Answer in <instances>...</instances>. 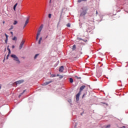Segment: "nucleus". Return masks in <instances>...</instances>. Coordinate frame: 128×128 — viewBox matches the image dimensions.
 Here are the masks:
<instances>
[{
    "instance_id": "nucleus-1",
    "label": "nucleus",
    "mask_w": 128,
    "mask_h": 128,
    "mask_svg": "<svg viewBox=\"0 0 128 128\" xmlns=\"http://www.w3.org/2000/svg\"><path fill=\"white\" fill-rule=\"evenodd\" d=\"M82 12L80 13V16H86V13L88 12V6H84L82 8Z\"/></svg>"
},
{
    "instance_id": "nucleus-2",
    "label": "nucleus",
    "mask_w": 128,
    "mask_h": 128,
    "mask_svg": "<svg viewBox=\"0 0 128 128\" xmlns=\"http://www.w3.org/2000/svg\"><path fill=\"white\" fill-rule=\"evenodd\" d=\"M10 56L11 58H14V60L16 62V64H20V59H18V58L16 56V55L12 54Z\"/></svg>"
},
{
    "instance_id": "nucleus-3",
    "label": "nucleus",
    "mask_w": 128,
    "mask_h": 128,
    "mask_svg": "<svg viewBox=\"0 0 128 128\" xmlns=\"http://www.w3.org/2000/svg\"><path fill=\"white\" fill-rule=\"evenodd\" d=\"M24 42H26V40H22V42H20V45L19 46L20 50H22V46H24Z\"/></svg>"
},
{
    "instance_id": "nucleus-4",
    "label": "nucleus",
    "mask_w": 128,
    "mask_h": 128,
    "mask_svg": "<svg viewBox=\"0 0 128 128\" xmlns=\"http://www.w3.org/2000/svg\"><path fill=\"white\" fill-rule=\"evenodd\" d=\"M80 92H78V93L76 95V100L77 102H78V100H80Z\"/></svg>"
},
{
    "instance_id": "nucleus-5",
    "label": "nucleus",
    "mask_w": 128,
    "mask_h": 128,
    "mask_svg": "<svg viewBox=\"0 0 128 128\" xmlns=\"http://www.w3.org/2000/svg\"><path fill=\"white\" fill-rule=\"evenodd\" d=\"M24 80H20L18 81H16V82H15V84H22V82H24Z\"/></svg>"
},
{
    "instance_id": "nucleus-6",
    "label": "nucleus",
    "mask_w": 128,
    "mask_h": 128,
    "mask_svg": "<svg viewBox=\"0 0 128 128\" xmlns=\"http://www.w3.org/2000/svg\"><path fill=\"white\" fill-rule=\"evenodd\" d=\"M40 36V32L38 31L37 34H36V40H38V38Z\"/></svg>"
},
{
    "instance_id": "nucleus-7",
    "label": "nucleus",
    "mask_w": 128,
    "mask_h": 128,
    "mask_svg": "<svg viewBox=\"0 0 128 128\" xmlns=\"http://www.w3.org/2000/svg\"><path fill=\"white\" fill-rule=\"evenodd\" d=\"M84 88H86L85 86H82L80 89V92H82V90H84Z\"/></svg>"
},
{
    "instance_id": "nucleus-8",
    "label": "nucleus",
    "mask_w": 128,
    "mask_h": 128,
    "mask_svg": "<svg viewBox=\"0 0 128 128\" xmlns=\"http://www.w3.org/2000/svg\"><path fill=\"white\" fill-rule=\"evenodd\" d=\"M28 20H30V18H28L26 19V20L25 22V24L24 25V28H26V24H28Z\"/></svg>"
},
{
    "instance_id": "nucleus-9",
    "label": "nucleus",
    "mask_w": 128,
    "mask_h": 128,
    "mask_svg": "<svg viewBox=\"0 0 128 128\" xmlns=\"http://www.w3.org/2000/svg\"><path fill=\"white\" fill-rule=\"evenodd\" d=\"M64 66H61L60 68H59V72H64Z\"/></svg>"
},
{
    "instance_id": "nucleus-10",
    "label": "nucleus",
    "mask_w": 128,
    "mask_h": 128,
    "mask_svg": "<svg viewBox=\"0 0 128 128\" xmlns=\"http://www.w3.org/2000/svg\"><path fill=\"white\" fill-rule=\"evenodd\" d=\"M50 82H52V80L44 83L43 86H48V84H50Z\"/></svg>"
},
{
    "instance_id": "nucleus-11",
    "label": "nucleus",
    "mask_w": 128,
    "mask_h": 128,
    "mask_svg": "<svg viewBox=\"0 0 128 128\" xmlns=\"http://www.w3.org/2000/svg\"><path fill=\"white\" fill-rule=\"evenodd\" d=\"M42 28H44V25L42 24L40 26V28H39V29L38 30V32H42Z\"/></svg>"
},
{
    "instance_id": "nucleus-12",
    "label": "nucleus",
    "mask_w": 128,
    "mask_h": 128,
    "mask_svg": "<svg viewBox=\"0 0 128 128\" xmlns=\"http://www.w3.org/2000/svg\"><path fill=\"white\" fill-rule=\"evenodd\" d=\"M42 37H40L38 42V44H40V42H42Z\"/></svg>"
},
{
    "instance_id": "nucleus-13",
    "label": "nucleus",
    "mask_w": 128,
    "mask_h": 128,
    "mask_svg": "<svg viewBox=\"0 0 128 128\" xmlns=\"http://www.w3.org/2000/svg\"><path fill=\"white\" fill-rule=\"evenodd\" d=\"M7 50L8 52V54L10 55V48H8V46Z\"/></svg>"
},
{
    "instance_id": "nucleus-14",
    "label": "nucleus",
    "mask_w": 128,
    "mask_h": 128,
    "mask_svg": "<svg viewBox=\"0 0 128 128\" xmlns=\"http://www.w3.org/2000/svg\"><path fill=\"white\" fill-rule=\"evenodd\" d=\"M70 82L72 84V82H74V79H72V78H70Z\"/></svg>"
},
{
    "instance_id": "nucleus-15",
    "label": "nucleus",
    "mask_w": 128,
    "mask_h": 128,
    "mask_svg": "<svg viewBox=\"0 0 128 128\" xmlns=\"http://www.w3.org/2000/svg\"><path fill=\"white\" fill-rule=\"evenodd\" d=\"M4 36H6V40H8V34H5Z\"/></svg>"
},
{
    "instance_id": "nucleus-16",
    "label": "nucleus",
    "mask_w": 128,
    "mask_h": 128,
    "mask_svg": "<svg viewBox=\"0 0 128 128\" xmlns=\"http://www.w3.org/2000/svg\"><path fill=\"white\" fill-rule=\"evenodd\" d=\"M18 6V3H16L15 5L14 6V10L16 11V6Z\"/></svg>"
},
{
    "instance_id": "nucleus-17",
    "label": "nucleus",
    "mask_w": 128,
    "mask_h": 128,
    "mask_svg": "<svg viewBox=\"0 0 128 128\" xmlns=\"http://www.w3.org/2000/svg\"><path fill=\"white\" fill-rule=\"evenodd\" d=\"M76 45H74L72 48V50H76Z\"/></svg>"
},
{
    "instance_id": "nucleus-18",
    "label": "nucleus",
    "mask_w": 128,
    "mask_h": 128,
    "mask_svg": "<svg viewBox=\"0 0 128 128\" xmlns=\"http://www.w3.org/2000/svg\"><path fill=\"white\" fill-rule=\"evenodd\" d=\"M26 90H24L23 91V92L20 95H19L18 98H20V96H22V94L26 92Z\"/></svg>"
},
{
    "instance_id": "nucleus-19",
    "label": "nucleus",
    "mask_w": 128,
    "mask_h": 128,
    "mask_svg": "<svg viewBox=\"0 0 128 128\" xmlns=\"http://www.w3.org/2000/svg\"><path fill=\"white\" fill-rule=\"evenodd\" d=\"M26 90H24L23 91V92L20 95H19L18 98H20V96H22V94L26 92Z\"/></svg>"
},
{
    "instance_id": "nucleus-20",
    "label": "nucleus",
    "mask_w": 128,
    "mask_h": 128,
    "mask_svg": "<svg viewBox=\"0 0 128 128\" xmlns=\"http://www.w3.org/2000/svg\"><path fill=\"white\" fill-rule=\"evenodd\" d=\"M12 40H17V38L16 36H14L12 38Z\"/></svg>"
},
{
    "instance_id": "nucleus-21",
    "label": "nucleus",
    "mask_w": 128,
    "mask_h": 128,
    "mask_svg": "<svg viewBox=\"0 0 128 128\" xmlns=\"http://www.w3.org/2000/svg\"><path fill=\"white\" fill-rule=\"evenodd\" d=\"M86 0H78V2H86Z\"/></svg>"
},
{
    "instance_id": "nucleus-22",
    "label": "nucleus",
    "mask_w": 128,
    "mask_h": 128,
    "mask_svg": "<svg viewBox=\"0 0 128 128\" xmlns=\"http://www.w3.org/2000/svg\"><path fill=\"white\" fill-rule=\"evenodd\" d=\"M18 24V21L14 20L13 24H14V26H16V24Z\"/></svg>"
},
{
    "instance_id": "nucleus-23",
    "label": "nucleus",
    "mask_w": 128,
    "mask_h": 128,
    "mask_svg": "<svg viewBox=\"0 0 128 128\" xmlns=\"http://www.w3.org/2000/svg\"><path fill=\"white\" fill-rule=\"evenodd\" d=\"M56 74H52V75L50 76V78H54V77H56Z\"/></svg>"
},
{
    "instance_id": "nucleus-24",
    "label": "nucleus",
    "mask_w": 128,
    "mask_h": 128,
    "mask_svg": "<svg viewBox=\"0 0 128 128\" xmlns=\"http://www.w3.org/2000/svg\"><path fill=\"white\" fill-rule=\"evenodd\" d=\"M66 26L68 28H70V23H68L67 24H66Z\"/></svg>"
},
{
    "instance_id": "nucleus-25",
    "label": "nucleus",
    "mask_w": 128,
    "mask_h": 128,
    "mask_svg": "<svg viewBox=\"0 0 128 128\" xmlns=\"http://www.w3.org/2000/svg\"><path fill=\"white\" fill-rule=\"evenodd\" d=\"M14 28V26H11L10 28L9 29V30H12Z\"/></svg>"
},
{
    "instance_id": "nucleus-26",
    "label": "nucleus",
    "mask_w": 128,
    "mask_h": 128,
    "mask_svg": "<svg viewBox=\"0 0 128 128\" xmlns=\"http://www.w3.org/2000/svg\"><path fill=\"white\" fill-rule=\"evenodd\" d=\"M60 12V11L58 10H56L55 12H54V14H58Z\"/></svg>"
},
{
    "instance_id": "nucleus-27",
    "label": "nucleus",
    "mask_w": 128,
    "mask_h": 128,
    "mask_svg": "<svg viewBox=\"0 0 128 128\" xmlns=\"http://www.w3.org/2000/svg\"><path fill=\"white\" fill-rule=\"evenodd\" d=\"M106 128H110V124H108L106 126Z\"/></svg>"
},
{
    "instance_id": "nucleus-28",
    "label": "nucleus",
    "mask_w": 128,
    "mask_h": 128,
    "mask_svg": "<svg viewBox=\"0 0 128 128\" xmlns=\"http://www.w3.org/2000/svg\"><path fill=\"white\" fill-rule=\"evenodd\" d=\"M48 18H52V14H48Z\"/></svg>"
},
{
    "instance_id": "nucleus-29",
    "label": "nucleus",
    "mask_w": 128,
    "mask_h": 128,
    "mask_svg": "<svg viewBox=\"0 0 128 128\" xmlns=\"http://www.w3.org/2000/svg\"><path fill=\"white\" fill-rule=\"evenodd\" d=\"M38 54H36L35 55V56H34V58H35V59L36 58H38Z\"/></svg>"
},
{
    "instance_id": "nucleus-30",
    "label": "nucleus",
    "mask_w": 128,
    "mask_h": 128,
    "mask_svg": "<svg viewBox=\"0 0 128 128\" xmlns=\"http://www.w3.org/2000/svg\"><path fill=\"white\" fill-rule=\"evenodd\" d=\"M75 78H78V80H80V78H82L78 77V76H76Z\"/></svg>"
},
{
    "instance_id": "nucleus-31",
    "label": "nucleus",
    "mask_w": 128,
    "mask_h": 128,
    "mask_svg": "<svg viewBox=\"0 0 128 128\" xmlns=\"http://www.w3.org/2000/svg\"><path fill=\"white\" fill-rule=\"evenodd\" d=\"M10 56V54H8L7 56H6V60H8V58Z\"/></svg>"
},
{
    "instance_id": "nucleus-32",
    "label": "nucleus",
    "mask_w": 128,
    "mask_h": 128,
    "mask_svg": "<svg viewBox=\"0 0 128 128\" xmlns=\"http://www.w3.org/2000/svg\"><path fill=\"white\" fill-rule=\"evenodd\" d=\"M6 60V56H4V60H3V62H4V60Z\"/></svg>"
},
{
    "instance_id": "nucleus-33",
    "label": "nucleus",
    "mask_w": 128,
    "mask_h": 128,
    "mask_svg": "<svg viewBox=\"0 0 128 128\" xmlns=\"http://www.w3.org/2000/svg\"><path fill=\"white\" fill-rule=\"evenodd\" d=\"M10 34H12V36H14V32H10Z\"/></svg>"
},
{
    "instance_id": "nucleus-34",
    "label": "nucleus",
    "mask_w": 128,
    "mask_h": 128,
    "mask_svg": "<svg viewBox=\"0 0 128 128\" xmlns=\"http://www.w3.org/2000/svg\"><path fill=\"white\" fill-rule=\"evenodd\" d=\"M14 48V46L13 45V46H12V48Z\"/></svg>"
},
{
    "instance_id": "nucleus-35",
    "label": "nucleus",
    "mask_w": 128,
    "mask_h": 128,
    "mask_svg": "<svg viewBox=\"0 0 128 128\" xmlns=\"http://www.w3.org/2000/svg\"><path fill=\"white\" fill-rule=\"evenodd\" d=\"M64 78V76H60V78Z\"/></svg>"
},
{
    "instance_id": "nucleus-36",
    "label": "nucleus",
    "mask_w": 128,
    "mask_h": 128,
    "mask_svg": "<svg viewBox=\"0 0 128 128\" xmlns=\"http://www.w3.org/2000/svg\"><path fill=\"white\" fill-rule=\"evenodd\" d=\"M122 128H126V126H123Z\"/></svg>"
},
{
    "instance_id": "nucleus-37",
    "label": "nucleus",
    "mask_w": 128,
    "mask_h": 128,
    "mask_svg": "<svg viewBox=\"0 0 128 128\" xmlns=\"http://www.w3.org/2000/svg\"><path fill=\"white\" fill-rule=\"evenodd\" d=\"M4 22H5L4 21H3V22H2V24H4Z\"/></svg>"
},
{
    "instance_id": "nucleus-38",
    "label": "nucleus",
    "mask_w": 128,
    "mask_h": 128,
    "mask_svg": "<svg viewBox=\"0 0 128 128\" xmlns=\"http://www.w3.org/2000/svg\"><path fill=\"white\" fill-rule=\"evenodd\" d=\"M48 36H46V38H48Z\"/></svg>"
},
{
    "instance_id": "nucleus-39",
    "label": "nucleus",
    "mask_w": 128,
    "mask_h": 128,
    "mask_svg": "<svg viewBox=\"0 0 128 128\" xmlns=\"http://www.w3.org/2000/svg\"><path fill=\"white\" fill-rule=\"evenodd\" d=\"M50 2H52V0H50Z\"/></svg>"
},
{
    "instance_id": "nucleus-40",
    "label": "nucleus",
    "mask_w": 128,
    "mask_h": 128,
    "mask_svg": "<svg viewBox=\"0 0 128 128\" xmlns=\"http://www.w3.org/2000/svg\"><path fill=\"white\" fill-rule=\"evenodd\" d=\"M96 14H98V11H96Z\"/></svg>"
},
{
    "instance_id": "nucleus-41",
    "label": "nucleus",
    "mask_w": 128,
    "mask_h": 128,
    "mask_svg": "<svg viewBox=\"0 0 128 128\" xmlns=\"http://www.w3.org/2000/svg\"><path fill=\"white\" fill-rule=\"evenodd\" d=\"M0 88H2V86L0 84Z\"/></svg>"
},
{
    "instance_id": "nucleus-42",
    "label": "nucleus",
    "mask_w": 128,
    "mask_h": 128,
    "mask_svg": "<svg viewBox=\"0 0 128 128\" xmlns=\"http://www.w3.org/2000/svg\"><path fill=\"white\" fill-rule=\"evenodd\" d=\"M57 76H60V75L59 74H57Z\"/></svg>"
},
{
    "instance_id": "nucleus-43",
    "label": "nucleus",
    "mask_w": 128,
    "mask_h": 128,
    "mask_svg": "<svg viewBox=\"0 0 128 128\" xmlns=\"http://www.w3.org/2000/svg\"><path fill=\"white\" fill-rule=\"evenodd\" d=\"M82 40H84L80 39Z\"/></svg>"
},
{
    "instance_id": "nucleus-44",
    "label": "nucleus",
    "mask_w": 128,
    "mask_h": 128,
    "mask_svg": "<svg viewBox=\"0 0 128 128\" xmlns=\"http://www.w3.org/2000/svg\"><path fill=\"white\" fill-rule=\"evenodd\" d=\"M83 96H84V95H83Z\"/></svg>"
}]
</instances>
